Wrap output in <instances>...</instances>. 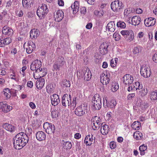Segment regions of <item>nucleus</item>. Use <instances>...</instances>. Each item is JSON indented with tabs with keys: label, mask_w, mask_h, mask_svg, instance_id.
<instances>
[{
	"label": "nucleus",
	"mask_w": 157,
	"mask_h": 157,
	"mask_svg": "<svg viewBox=\"0 0 157 157\" xmlns=\"http://www.w3.org/2000/svg\"><path fill=\"white\" fill-rule=\"evenodd\" d=\"M12 42V40L10 37L2 38L0 39V47H2L9 44Z\"/></svg>",
	"instance_id": "21"
},
{
	"label": "nucleus",
	"mask_w": 157,
	"mask_h": 157,
	"mask_svg": "<svg viewBox=\"0 0 157 157\" xmlns=\"http://www.w3.org/2000/svg\"><path fill=\"white\" fill-rule=\"evenodd\" d=\"M12 109V107L6 104L4 109H2V111L5 113H7Z\"/></svg>",
	"instance_id": "41"
},
{
	"label": "nucleus",
	"mask_w": 157,
	"mask_h": 157,
	"mask_svg": "<svg viewBox=\"0 0 157 157\" xmlns=\"http://www.w3.org/2000/svg\"><path fill=\"white\" fill-rule=\"evenodd\" d=\"M59 114V112L57 110L52 111L51 112V116L53 118H56L58 116Z\"/></svg>",
	"instance_id": "48"
},
{
	"label": "nucleus",
	"mask_w": 157,
	"mask_h": 157,
	"mask_svg": "<svg viewBox=\"0 0 157 157\" xmlns=\"http://www.w3.org/2000/svg\"><path fill=\"white\" fill-rule=\"evenodd\" d=\"M135 96V94L134 93L130 94L128 96V100L132 99Z\"/></svg>",
	"instance_id": "55"
},
{
	"label": "nucleus",
	"mask_w": 157,
	"mask_h": 157,
	"mask_svg": "<svg viewBox=\"0 0 157 157\" xmlns=\"http://www.w3.org/2000/svg\"><path fill=\"white\" fill-rule=\"evenodd\" d=\"M29 105L32 109H34L36 108V105L33 102H29Z\"/></svg>",
	"instance_id": "64"
},
{
	"label": "nucleus",
	"mask_w": 157,
	"mask_h": 157,
	"mask_svg": "<svg viewBox=\"0 0 157 157\" xmlns=\"http://www.w3.org/2000/svg\"><path fill=\"white\" fill-rule=\"evenodd\" d=\"M140 123L138 121H135L131 125L132 128L134 130H138L140 128Z\"/></svg>",
	"instance_id": "34"
},
{
	"label": "nucleus",
	"mask_w": 157,
	"mask_h": 157,
	"mask_svg": "<svg viewBox=\"0 0 157 157\" xmlns=\"http://www.w3.org/2000/svg\"><path fill=\"white\" fill-rule=\"evenodd\" d=\"M26 132L28 134L30 135L32 133V130L31 128L28 127L26 129Z\"/></svg>",
	"instance_id": "58"
},
{
	"label": "nucleus",
	"mask_w": 157,
	"mask_h": 157,
	"mask_svg": "<svg viewBox=\"0 0 157 157\" xmlns=\"http://www.w3.org/2000/svg\"><path fill=\"white\" fill-rule=\"evenodd\" d=\"M102 124L101 125V132L103 135H106L108 132L109 130V126L106 124L102 125Z\"/></svg>",
	"instance_id": "25"
},
{
	"label": "nucleus",
	"mask_w": 157,
	"mask_h": 157,
	"mask_svg": "<svg viewBox=\"0 0 157 157\" xmlns=\"http://www.w3.org/2000/svg\"><path fill=\"white\" fill-rule=\"evenodd\" d=\"M109 44L107 42H103L102 44L99 47L100 53L103 55L106 54L108 52L107 48Z\"/></svg>",
	"instance_id": "16"
},
{
	"label": "nucleus",
	"mask_w": 157,
	"mask_h": 157,
	"mask_svg": "<svg viewBox=\"0 0 157 157\" xmlns=\"http://www.w3.org/2000/svg\"><path fill=\"white\" fill-rule=\"evenodd\" d=\"M121 33L123 36H128L130 33V30H122L121 31Z\"/></svg>",
	"instance_id": "51"
},
{
	"label": "nucleus",
	"mask_w": 157,
	"mask_h": 157,
	"mask_svg": "<svg viewBox=\"0 0 157 157\" xmlns=\"http://www.w3.org/2000/svg\"><path fill=\"white\" fill-rule=\"evenodd\" d=\"M119 88V85L117 83H115L114 85L112 86L111 90L112 91L115 92Z\"/></svg>",
	"instance_id": "49"
},
{
	"label": "nucleus",
	"mask_w": 157,
	"mask_h": 157,
	"mask_svg": "<svg viewBox=\"0 0 157 157\" xmlns=\"http://www.w3.org/2000/svg\"><path fill=\"white\" fill-rule=\"evenodd\" d=\"M77 104V98L76 97H75L73 98L72 102H71V104H70V105H71L73 109H74L75 108Z\"/></svg>",
	"instance_id": "43"
},
{
	"label": "nucleus",
	"mask_w": 157,
	"mask_h": 157,
	"mask_svg": "<svg viewBox=\"0 0 157 157\" xmlns=\"http://www.w3.org/2000/svg\"><path fill=\"white\" fill-rule=\"evenodd\" d=\"M151 99L152 100L157 99V92H152L150 94Z\"/></svg>",
	"instance_id": "44"
},
{
	"label": "nucleus",
	"mask_w": 157,
	"mask_h": 157,
	"mask_svg": "<svg viewBox=\"0 0 157 157\" xmlns=\"http://www.w3.org/2000/svg\"><path fill=\"white\" fill-rule=\"evenodd\" d=\"M16 16L19 17H21L23 16V13L22 10H17L16 12Z\"/></svg>",
	"instance_id": "52"
},
{
	"label": "nucleus",
	"mask_w": 157,
	"mask_h": 157,
	"mask_svg": "<svg viewBox=\"0 0 157 157\" xmlns=\"http://www.w3.org/2000/svg\"><path fill=\"white\" fill-rule=\"evenodd\" d=\"M153 61L155 63H157V53H155L153 56Z\"/></svg>",
	"instance_id": "62"
},
{
	"label": "nucleus",
	"mask_w": 157,
	"mask_h": 157,
	"mask_svg": "<svg viewBox=\"0 0 157 157\" xmlns=\"http://www.w3.org/2000/svg\"><path fill=\"white\" fill-rule=\"evenodd\" d=\"M56 20L57 21H60L63 19L64 17V13L62 10H58L56 14L55 15Z\"/></svg>",
	"instance_id": "23"
},
{
	"label": "nucleus",
	"mask_w": 157,
	"mask_h": 157,
	"mask_svg": "<svg viewBox=\"0 0 157 157\" xmlns=\"http://www.w3.org/2000/svg\"><path fill=\"white\" fill-rule=\"evenodd\" d=\"M117 26L118 27L124 28L126 27V24L124 22L120 21L117 23Z\"/></svg>",
	"instance_id": "47"
},
{
	"label": "nucleus",
	"mask_w": 157,
	"mask_h": 157,
	"mask_svg": "<svg viewBox=\"0 0 157 157\" xmlns=\"http://www.w3.org/2000/svg\"><path fill=\"white\" fill-rule=\"evenodd\" d=\"M94 14L96 15L101 17L103 16L104 14V12L102 10H100V11L95 10L94 12Z\"/></svg>",
	"instance_id": "46"
},
{
	"label": "nucleus",
	"mask_w": 157,
	"mask_h": 157,
	"mask_svg": "<svg viewBox=\"0 0 157 157\" xmlns=\"http://www.w3.org/2000/svg\"><path fill=\"white\" fill-rule=\"evenodd\" d=\"M147 93V89H145L144 88L142 89L140 91L139 94L142 97L146 95Z\"/></svg>",
	"instance_id": "45"
},
{
	"label": "nucleus",
	"mask_w": 157,
	"mask_h": 157,
	"mask_svg": "<svg viewBox=\"0 0 157 157\" xmlns=\"http://www.w3.org/2000/svg\"><path fill=\"white\" fill-rule=\"evenodd\" d=\"M33 0H22V3L24 7L28 8L31 7V4H33Z\"/></svg>",
	"instance_id": "28"
},
{
	"label": "nucleus",
	"mask_w": 157,
	"mask_h": 157,
	"mask_svg": "<svg viewBox=\"0 0 157 157\" xmlns=\"http://www.w3.org/2000/svg\"><path fill=\"white\" fill-rule=\"evenodd\" d=\"M54 89V85L53 84H49L46 87L47 91L48 93H52Z\"/></svg>",
	"instance_id": "36"
},
{
	"label": "nucleus",
	"mask_w": 157,
	"mask_h": 157,
	"mask_svg": "<svg viewBox=\"0 0 157 157\" xmlns=\"http://www.w3.org/2000/svg\"><path fill=\"white\" fill-rule=\"evenodd\" d=\"M40 70V72H37V73H39L40 75V77H44L46 75L47 69L46 68H41Z\"/></svg>",
	"instance_id": "37"
},
{
	"label": "nucleus",
	"mask_w": 157,
	"mask_h": 157,
	"mask_svg": "<svg viewBox=\"0 0 157 157\" xmlns=\"http://www.w3.org/2000/svg\"><path fill=\"white\" fill-rule=\"evenodd\" d=\"M36 137L38 140L42 141L45 139L46 135L44 132L41 131H38L36 133Z\"/></svg>",
	"instance_id": "22"
},
{
	"label": "nucleus",
	"mask_w": 157,
	"mask_h": 157,
	"mask_svg": "<svg viewBox=\"0 0 157 157\" xmlns=\"http://www.w3.org/2000/svg\"><path fill=\"white\" fill-rule=\"evenodd\" d=\"M42 63L40 60L36 59L33 61L30 66V69L32 71H35V73L40 72Z\"/></svg>",
	"instance_id": "7"
},
{
	"label": "nucleus",
	"mask_w": 157,
	"mask_h": 157,
	"mask_svg": "<svg viewBox=\"0 0 157 157\" xmlns=\"http://www.w3.org/2000/svg\"><path fill=\"white\" fill-rule=\"evenodd\" d=\"M130 11H128V8L125 9L124 13V16H128V15Z\"/></svg>",
	"instance_id": "63"
},
{
	"label": "nucleus",
	"mask_w": 157,
	"mask_h": 157,
	"mask_svg": "<svg viewBox=\"0 0 157 157\" xmlns=\"http://www.w3.org/2000/svg\"><path fill=\"white\" fill-rule=\"evenodd\" d=\"M66 65V62L64 58L62 56H59L56 58L53 65V67L56 71H59L60 68H63Z\"/></svg>",
	"instance_id": "2"
},
{
	"label": "nucleus",
	"mask_w": 157,
	"mask_h": 157,
	"mask_svg": "<svg viewBox=\"0 0 157 157\" xmlns=\"http://www.w3.org/2000/svg\"><path fill=\"white\" fill-rule=\"evenodd\" d=\"M141 20V18L140 17L134 16L132 19V24L134 25H138L140 23Z\"/></svg>",
	"instance_id": "26"
},
{
	"label": "nucleus",
	"mask_w": 157,
	"mask_h": 157,
	"mask_svg": "<svg viewBox=\"0 0 157 157\" xmlns=\"http://www.w3.org/2000/svg\"><path fill=\"white\" fill-rule=\"evenodd\" d=\"M115 24L114 21H111L109 23L107 26V28L109 31L113 32L115 30Z\"/></svg>",
	"instance_id": "30"
},
{
	"label": "nucleus",
	"mask_w": 157,
	"mask_h": 157,
	"mask_svg": "<svg viewBox=\"0 0 157 157\" xmlns=\"http://www.w3.org/2000/svg\"><path fill=\"white\" fill-rule=\"evenodd\" d=\"M141 50L139 47H136L134 48L133 50V53L135 54H136L140 52Z\"/></svg>",
	"instance_id": "54"
},
{
	"label": "nucleus",
	"mask_w": 157,
	"mask_h": 157,
	"mask_svg": "<svg viewBox=\"0 0 157 157\" xmlns=\"http://www.w3.org/2000/svg\"><path fill=\"white\" fill-rule=\"evenodd\" d=\"M103 103L104 106L105 108L108 107L111 109L114 108L117 104L116 101L115 99H112L108 102L106 98L105 100L103 99Z\"/></svg>",
	"instance_id": "12"
},
{
	"label": "nucleus",
	"mask_w": 157,
	"mask_h": 157,
	"mask_svg": "<svg viewBox=\"0 0 157 157\" xmlns=\"http://www.w3.org/2000/svg\"><path fill=\"white\" fill-rule=\"evenodd\" d=\"M124 5L119 0L115 1L111 4L112 10L116 12H120L123 9Z\"/></svg>",
	"instance_id": "5"
},
{
	"label": "nucleus",
	"mask_w": 157,
	"mask_h": 157,
	"mask_svg": "<svg viewBox=\"0 0 157 157\" xmlns=\"http://www.w3.org/2000/svg\"><path fill=\"white\" fill-rule=\"evenodd\" d=\"M113 37L116 41H118L121 39L120 35L117 33H115L113 35Z\"/></svg>",
	"instance_id": "50"
},
{
	"label": "nucleus",
	"mask_w": 157,
	"mask_h": 157,
	"mask_svg": "<svg viewBox=\"0 0 157 157\" xmlns=\"http://www.w3.org/2000/svg\"><path fill=\"white\" fill-rule=\"evenodd\" d=\"M100 82L103 85H106L108 84L110 79V75L104 73L101 74L100 76Z\"/></svg>",
	"instance_id": "14"
},
{
	"label": "nucleus",
	"mask_w": 157,
	"mask_h": 157,
	"mask_svg": "<svg viewBox=\"0 0 157 157\" xmlns=\"http://www.w3.org/2000/svg\"><path fill=\"white\" fill-rule=\"evenodd\" d=\"M52 104L53 105L56 106L60 102V99L59 95L56 94H53L50 97Z\"/></svg>",
	"instance_id": "15"
},
{
	"label": "nucleus",
	"mask_w": 157,
	"mask_h": 157,
	"mask_svg": "<svg viewBox=\"0 0 157 157\" xmlns=\"http://www.w3.org/2000/svg\"><path fill=\"white\" fill-rule=\"evenodd\" d=\"M30 35L32 39H36L39 36V32L37 29H33L30 32Z\"/></svg>",
	"instance_id": "29"
},
{
	"label": "nucleus",
	"mask_w": 157,
	"mask_h": 157,
	"mask_svg": "<svg viewBox=\"0 0 157 157\" xmlns=\"http://www.w3.org/2000/svg\"><path fill=\"white\" fill-rule=\"evenodd\" d=\"M71 96L66 94L63 95L62 98V104L64 106H69L71 104Z\"/></svg>",
	"instance_id": "13"
},
{
	"label": "nucleus",
	"mask_w": 157,
	"mask_h": 157,
	"mask_svg": "<svg viewBox=\"0 0 157 157\" xmlns=\"http://www.w3.org/2000/svg\"><path fill=\"white\" fill-rule=\"evenodd\" d=\"M130 35L128 36L129 37L128 40L130 41H132L134 38V33L132 30H130Z\"/></svg>",
	"instance_id": "53"
},
{
	"label": "nucleus",
	"mask_w": 157,
	"mask_h": 157,
	"mask_svg": "<svg viewBox=\"0 0 157 157\" xmlns=\"http://www.w3.org/2000/svg\"><path fill=\"white\" fill-rule=\"evenodd\" d=\"M92 107L95 110L100 109L101 107V102L100 97L98 94H95L92 100Z\"/></svg>",
	"instance_id": "3"
},
{
	"label": "nucleus",
	"mask_w": 157,
	"mask_h": 157,
	"mask_svg": "<svg viewBox=\"0 0 157 157\" xmlns=\"http://www.w3.org/2000/svg\"><path fill=\"white\" fill-rule=\"evenodd\" d=\"M87 105L82 106L81 105L77 107L75 110V113L78 116H81L85 113L87 112Z\"/></svg>",
	"instance_id": "9"
},
{
	"label": "nucleus",
	"mask_w": 157,
	"mask_h": 157,
	"mask_svg": "<svg viewBox=\"0 0 157 157\" xmlns=\"http://www.w3.org/2000/svg\"><path fill=\"white\" fill-rule=\"evenodd\" d=\"M155 19L151 17L146 19L144 21V24L147 27L153 26L155 24Z\"/></svg>",
	"instance_id": "20"
},
{
	"label": "nucleus",
	"mask_w": 157,
	"mask_h": 157,
	"mask_svg": "<svg viewBox=\"0 0 157 157\" xmlns=\"http://www.w3.org/2000/svg\"><path fill=\"white\" fill-rule=\"evenodd\" d=\"M134 138L137 140L141 139L143 138V135L139 131H136L133 134Z\"/></svg>",
	"instance_id": "35"
},
{
	"label": "nucleus",
	"mask_w": 157,
	"mask_h": 157,
	"mask_svg": "<svg viewBox=\"0 0 157 157\" xmlns=\"http://www.w3.org/2000/svg\"><path fill=\"white\" fill-rule=\"evenodd\" d=\"M43 127L46 133L48 134H52L54 133L55 131V126L52 124L48 122L44 123Z\"/></svg>",
	"instance_id": "8"
},
{
	"label": "nucleus",
	"mask_w": 157,
	"mask_h": 157,
	"mask_svg": "<svg viewBox=\"0 0 157 157\" xmlns=\"http://www.w3.org/2000/svg\"><path fill=\"white\" fill-rule=\"evenodd\" d=\"M110 147L111 149H114L116 147L115 143L114 142H111L110 143Z\"/></svg>",
	"instance_id": "56"
},
{
	"label": "nucleus",
	"mask_w": 157,
	"mask_h": 157,
	"mask_svg": "<svg viewBox=\"0 0 157 157\" xmlns=\"http://www.w3.org/2000/svg\"><path fill=\"white\" fill-rule=\"evenodd\" d=\"M12 5H13L11 0H10L7 2L6 3V7H10Z\"/></svg>",
	"instance_id": "59"
},
{
	"label": "nucleus",
	"mask_w": 157,
	"mask_h": 157,
	"mask_svg": "<svg viewBox=\"0 0 157 157\" xmlns=\"http://www.w3.org/2000/svg\"><path fill=\"white\" fill-rule=\"evenodd\" d=\"M72 147L71 143L69 141H66L64 143L63 145V147L67 150L70 149Z\"/></svg>",
	"instance_id": "38"
},
{
	"label": "nucleus",
	"mask_w": 157,
	"mask_h": 157,
	"mask_svg": "<svg viewBox=\"0 0 157 157\" xmlns=\"http://www.w3.org/2000/svg\"><path fill=\"white\" fill-rule=\"evenodd\" d=\"M123 82L126 86H129L132 84L133 81V77L129 74H126L123 77Z\"/></svg>",
	"instance_id": "11"
},
{
	"label": "nucleus",
	"mask_w": 157,
	"mask_h": 157,
	"mask_svg": "<svg viewBox=\"0 0 157 157\" xmlns=\"http://www.w3.org/2000/svg\"><path fill=\"white\" fill-rule=\"evenodd\" d=\"M79 74H80L81 76L83 78L84 80L88 81L90 80L91 77V74L89 68H85L80 72Z\"/></svg>",
	"instance_id": "6"
},
{
	"label": "nucleus",
	"mask_w": 157,
	"mask_h": 157,
	"mask_svg": "<svg viewBox=\"0 0 157 157\" xmlns=\"http://www.w3.org/2000/svg\"><path fill=\"white\" fill-rule=\"evenodd\" d=\"M27 44L28 47L26 48V52L28 54H30L35 49L36 44L31 41H29Z\"/></svg>",
	"instance_id": "17"
},
{
	"label": "nucleus",
	"mask_w": 157,
	"mask_h": 157,
	"mask_svg": "<svg viewBox=\"0 0 157 157\" xmlns=\"http://www.w3.org/2000/svg\"><path fill=\"white\" fill-rule=\"evenodd\" d=\"M45 80L43 78H41L37 80L36 82V86L38 89H41L44 85Z\"/></svg>",
	"instance_id": "27"
},
{
	"label": "nucleus",
	"mask_w": 157,
	"mask_h": 157,
	"mask_svg": "<svg viewBox=\"0 0 157 157\" xmlns=\"http://www.w3.org/2000/svg\"><path fill=\"white\" fill-rule=\"evenodd\" d=\"M93 120V124H96L99 128L101 126V122L100 118L97 116H95L92 119Z\"/></svg>",
	"instance_id": "32"
},
{
	"label": "nucleus",
	"mask_w": 157,
	"mask_h": 157,
	"mask_svg": "<svg viewBox=\"0 0 157 157\" xmlns=\"http://www.w3.org/2000/svg\"><path fill=\"white\" fill-rule=\"evenodd\" d=\"M147 146L143 144L140 146L139 147V150L140 151V154L141 155H144L147 152Z\"/></svg>",
	"instance_id": "33"
},
{
	"label": "nucleus",
	"mask_w": 157,
	"mask_h": 157,
	"mask_svg": "<svg viewBox=\"0 0 157 157\" xmlns=\"http://www.w3.org/2000/svg\"><path fill=\"white\" fill-rule=\"evenodd\" d=\"M2 126L6 130L10 132H13L15 130L14 126L8 123H6L4 124Z\"/></svg>",
	"instance_id": "24"
},
{
	"label": "nucleus",
	"mask_w": 157,
	"mask_h": 157,
	"mask_svg": "<svg viewBox=\"0 0 157 157\" xmlns=\"http://www.w3.org/2000/svg\"><path fill=\"white\" fill-rule=\"evenodd\" d=\"M140 72L141 75L146 78L150 77L151 74L150 68L146 65L141 67Z\"/></svg>",
	"instance_id": "10"
},
{
	"label": "nucleus",
	"mask_w": 157,
	"mask_h": 157,
	"mask_svg": "<svg viewBox=\"0 0 157 157\" xmlns=\"http://www.w3.org/2000/svg\"><path fill=\"white\" fill-rule=\"evenodd\" d=\"M2 33L7 36H11L13 34V29L7 26L3 27L2 30Z\"/></svg>",
	"instance_id": "19"
},
{
	"label": "nucleus",
	"mask_w": 157,
	"mask_h": 157,
	"mask_svg": "<svg viewBox=\"0 0 157 157\" xmlns=\"http://www.w3.org/2000/svg\"><path fill=\"white\" fill-rule=\"evenodd\" d=\"M71 7L72 9L73 10V14L76 13L78 11L79 8L78 2L77 1L75 2Z\"/></svg>",
	"instance_id": "31"
},
{
	"label": "nucleus",
	"mask_w": 157,
	"mask_h": 157,
	"mask_svg": "<svg viewBox=\"0 0 157 157\" xmlns=\"http://www.w3.org/2000/svg\"><path fill=\"white\" fill-rule=\"evenodd\" d=\"M48 10L47 6L45 4H42V6L39 7L36 11V14L40 19L44 18L47 14Z\"/></svg>",
	"instance_id": "4"
},
{
	"label": "nucleus",
	"mask_w": 157,
	"mask_h": 157,
	"mask_svg": "<svg viewBox=\"0 0 157 157\" xmlns=\"http://www.w3.org/2000/svg\"><path fill=\"white\" fill-rule=\"evenodd\" d=\"M118 61V59L117 58H115L114 59H112L110 62V65L111 66L113 67H116Z\"/></svg>",
	"instance_id": "40"
},
{
	"label": "nucleus",
	"mask_w": 157,
	"mask_h": 157,
	"mask_svg": "<svg viewBox=\"0 0 157 157\" xmlns=\"http://www.w3.org/2000/svg\"><path fill=\"white\" fill-rule=\"evenodd\" d=\"M80 12L82 14H85L86 12V8L84 7H82L80 9Z\"/></svg>",
	"instance_id": "57"
},
{
	"label": "nucleus",
	"mask_w": 157,
	"mask_h": 157,
	"mask_svg": "<svg viewBox=\"0 0 157 157\" xmlns=\"http://www.w3.org/2000/svg\"><path fill=\"white\" fill-rule=\"evenodd\" d=\"M63 86V87H70L71 86V84L69 80L66 79H64L62 82Z\"/></svg>",
	"instance_id": "42"
},
{
	"label": "nucleus",
	"mask_w": 157,
	"mask_h": 157,
	"mask_svg": "<svg viewBox=\"0 0 157 157\" xmlns=\"http://www.w3.org/2000/svg\"><path fill=\"white\" fill-rule=\"evenodd\" d=\"M4 95L7 99L10 98L11 96V94L10 89L8 88H6L3 91Z\"/></svg>",
	"instance_id": "39"
},
{
	"label": "nucleus",
	"mask_w": 157,
	"mask_h": 157,
	"mask_svg": "<svg viewBox=\"0 0 157 157\" xmlns=\"http://www.w3.org/2000/svg\"><path fill=\"white\" fill-rule=\"evenodd\" d=\"M27 85L28 87L31 88L33 86V82L30 81H29L27 82Z\"/></svg>",
	"instance_id": "61"
},
{
	"label": "nucleus",
	"mask_w": 157,
	"mask_h": 157,
	"mask_svg": "<svg viewBox=\"0 0 157 157\" xmlns=\"http://www.w3.org/2000/svg\"><path fill=\"white\" fill-rule=\"evenodd\" d=\"M95 140V137L93 138V135H89L86 136L84 140V143L87 146H90L92 144L93 142Z\"/></svg>",
	"instance_id": "18"
},
{
	"label": "nucleus",
	"mask_w": 157,
	"mask_h": 157,
	"mask_svg": "<svg viewBox=\"0 0 157 157\" xmlns=\"http://www.w3.org/2000/svg\"><path fill=\"white\" fill-rule=\"evenodd\" d=\"M9 78H11V79H13L16 81V78H15V74L13 72H12V74H10V75L9 76Z\"/></svg>",
	"instance_id": "60"
},
{
	"label": "nucleus",
	"mask_w": 157,
	"mask_h": 157,
	"mask_svg": "<svg viewBox=\"0 0 157 157\" xmlns=\"http://www.w3.org/2000/svg\"><path fill=\"white\" fill-rule=\"evenodd\" d=\"M29 140L25 133L21 132L17 134L13 139L14 147L17 149H21L27 144Z\"/></svg>",
	"instance_id": "1"
}]
</instances>
